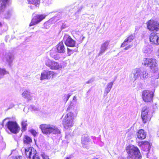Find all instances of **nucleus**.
Returning <instances> with one entry per match:
<instances>
[{"mask_svg":"<svg viewBox=\"0 0 159 159\" xmlns=\"http://www.w3.org/2000/svg\"><path fill=\"white\" fill-rule=\"evenodd\" d=\"M73 105L74 104L72 102H70L69 106L67 108V110H71L72 109H73Z\"/></svg>","mask_w":159,"mask_h":159,"instance_id":"nucleus-35","label":"nucleus"},{"mask_svg":"<svg viewBox=\"0 0 159 159\" xmlns=\"http://www.w3.org/2000/svg\"><path fill=\"white\" fill-rule=\"evenodd\" d=\"M131 47H132L131 45H129V46H128L127 47H126L124 49L125 50H127V49H129V48H130Z\"/></svg>","mask_w":159,"mask_h":159,"instance_id":"nucleus-43","label":"nucleus"},{"mask_svg":"<svg viewBox=\"0 0 159 159\" xmlns=\"http://www.w3.org/2000/svg\"><path fill=\"white\" fill-rule=\"evenodd\" d=\"M14 105L13 104V103H11V105H10V108H12L13 107H14Z\"/></svg>","mask_w":159,"mask_h":159,"instance_id":"nucleus-45","label":"nucleus"},{"mask_svg":"<svg viewBox=\"0 0 159 159\" xmlns=\"http://www.w3.org/2000/svg\"><path fill=\"white\" fill-rule=\"evenodd\" d=\"M1 137L0 136V138H1Z\"/></svg>","mask_w":159,"mask_h":159,"instance_id":"nucleus-53","label":"nucleus"},{"mask_svg":"<svg viewBox=\"0 0 159 159\" xmlns=\"http://www.w3.org/2000/svg\"><path fill=\"white\" fill-rule=\"evenodd\" d=\"M6 127L12 133H18L20 129V127L16 121H8L5 125Z\"/></svg>","mask_w":159,"mask_h":159,"instance_id":"nucleus-6","label":"nucleus"},{"mask_svg":"<svg viewBox=\"0 0 159 159\" xmlns=\"http://www.w3.org/2000/svg\"><path fill=\"white\" fill-rule=\"evenodd\" d=\"M25 153L27 157L30 159L31 156H32V159H40L38 155L34 154V153H32V150L30 148L25 149Z\"/></svg>","mask_w":159,"mask_h":159,"instance_id":"nucleus-16","label":"nucleus"},{"mask_svg":"<svg viewBox=\"0 0 159 159\" xmlns=\"http://www.w3.org/2000/svg\"><path fill=\"white\" fill-rule=\"evenodd\" d=\"M41 156L43 159H49L48 157L44 153H42L41 154Z\"/></svg>","mask_w":159,"mask_h":159,"instance_id":"nucleus-36","label":"nucleus"},{"mask_svg":"<svg viewBox=\"0 0 159 159\" xmlns=\"http://www.w3.org/2000/svg\"><path fill=\"white\" fill-rule=\"evenodd\" d=\"M14 59L13 54L10 52L5 53L3 58V61L8 64L10 66H11V64L12 62Z\"/></svg>","mask_w":159,"mask_h":159,"instance_id":"nucleus-13","label":"nucleus"},{"mask_svg":"<svg viewBox=\"0 0 159 159\" xmlns=\"http://www.w3.org/2000/svg\"><path fill=\"white\" fill-rule=\"evenodd\" d=\"M83 8V6H81L80 7L77 11L75 13V14H79V12H80L81 11V10Z\"/></svg>","mask_w":159,"mask_h":159,"instance_id":"nucleus-39","label":"nucleus"},{"mask_svg":"<svg viewBox=\"0 0 159 159\" xmlns=\"http://www.w3.org/2000/svg\"><path fill=\"white\" fill-rule=\"evenodd\" d=\"M6 71L4 69L0 68V79L6 74Z\"/></svg>","mask_w":159,"mask_h":159,"instance_id":"nucleus-33","label":"nucleus"},{"mask_svg":"<svg viewBox=\"0 0 159 159\" xmlns=\"http://www.w3.org/2000/svg\"><path fill=\"white\" fill-rule=\"evenodd\" d=\"M67 54H68V55L69 56H70L74 52V51L73 50L70 49L68 48H67Z\"/></svg>","mask_w":159,"mask_h":159,"instance_id":"nucleus-37","label":"nucleus"},{"mask_svg":"<svg viewBox=\"0 0 159 159\" xmlns=\"http://www.w3.org/2000/svg\"><path fill=\"white\" fill-rule=\"evenodd\" d=\"M63 41L67 46L74 47L75 44V42L69 36L65 35L64 37Z\"/></svg>","mask_w":159,"mask_h":159,"instance_id":"nucleus-11","label":"nucleus"},{"mask_svg":"<svg viewBox=\"0 0 159 159\" xmlns=\"http://www.w3.org/2000/svg\"><path fill=\"white\" fill-rule=\"evenodd\" d=\"M75 117V115L71 112L67 113L62 121L63 125L65 129H68L73 126Z\"/></svg>","mask_w":159,"mask_h":159,"instance_id":"nucleus-4","label":"nucleus"},{"mask_svg":"<svg viewBox=\"0 0 159 159\" xmlns=\"http://www.w3.org/2000/svg\"><path fill=\"white\" fill-rule=\"evenodd\" d=\"M40 128L42 132L48 134L52 133L53 134H59L60 131L57 127L52 125L43 124L40 125Z\"/></svg>","mask_w":159,"mask_h":159,"instance_id":"nucleus-3","label":"nucleus"},{"mask_svg":"<svg viewBox=\"0 0 159 159\" xmlns=\"http://www.w3.org/2000/svg\"><path fill=\"white\" fill-rule=\"evenodd\" d=\"M11 15V12L10 11H7L4 15V17L6 18H9Z\"/></svg>","mask_w":159,"mask_h":159,"instance_id":"nucleus-34","label":"nucleus"},{"mask_svg":"<svg viewBox=\"0 0 159 159\" xmlns=\"http://www.w3.org/2000/svg\"><path fill=\"white\" fill-rule=\"evenodd\" d=\"M109 42L108 41H106L101 45L100 50L98 53V56H101L105 52L107 48Z\"/></svg>","mask_w":159,"mask_h":159,"instance_id":"nucleus-18","label":"nucleus"},{"mask_svg":"<svg viewBox=\"0 0 159 159\" xmlns=\"http://www.w3.org/2000/svg\"><path fill=\"white\" fill-rule=\"evenodd\" d=\"M152 51V46L148 43L145 44L143 49V52L145 53H150Z\"/></svg>","mask_w":159,"mask_h":159,"instance_id":"nucleus-22","label":"nucleus"},{"mask_svg":"<svg viewBox=\"0 0 159 159\" xmlns=\"http://www.w3.org/2000/svg\"><path fill=\"white\" fill-rule=\"evenodd\" d=\"M134 38V36L133 35L129 36L127 38L125 39L122 44L121 45V47H124L128 45L133 40Z\"/></svg>","mask_w":159,"mask_h":159,"instance_id":"nucleus-24","label":"nucleus"},{"mask_svg":"<svg viewBox=\"0 0 159 159\" xmlns=\"http://www.w3.org/2000/svg\"><path fill=\"white\" fill-rule=\"evenodd\" d=\"M129 159H141V156L137 147H131L128 152Z\"/></svg>","mask_w":159,"mask_h":159,"instance_id":"nucleus-5","label":"nucleus"},{"mask_svg":"<svg viewBox=\"0 0 159 159\" xmlns=\"http://www.w3.org/2000/svg\"><path fill=\"white\" fill-rule=\"evenodd\" d=\"M120 159H125V158H121Z\"/></svg>","mask_w":159,"mask_h":159,"instance_id":"nucleus-51","label":"nucleus"},{"mask_svg":"<svg viewBox=\"0 0 159 159\" xmlns=\"http://www.w3.org/2000/svg\"><path fill=\"white\" fill-rule=\"evenodd\" d=\"M45 65L52 70H61L62 68L61 65L59 63L52 61L48 59L45 61Z\"/></svg>","mask_w":159,"mask_h":159,"instance_id":"nucleus-9","label":"nucleus"},{"mask_svg":"<svg viewBox=\"0 0 159 159\" xmlns=\"http://www.w3.org/2000/svg\"><path fill=\"white\" fill-rule=\"evenodd\" d=\"M22 157L21 156H17L16 157V159H22Z\"/></svg>","mask_w":159,"mask_h":159,"instance_id":"nucleus-42","label":"nucleus"},{"mask_svg":"<svg viewBox=\"0 0 159 159\" xmlns=\"http://www.w3.org/2000/svg\"><path fill=\"white\" fill-rule=\"evenodd\" d=\"M32 93L30 92V90L25 89L22 93V95L24 98L27 99L28 101H30L31 100L32 96Z\"/></svg>","mask_w":159,"mask_h":159,"instance_id":"nucleus-17","label":"nucleus"},{"mask_svg":"<svg viewBox=\"0 0 159 159\" xmlns=\"http://www.w3.org/2000/svg\"><path fill=\"white\" fill-rule=\"evenodd\" d=\"M137 138L139 139H144L146 137V134L143 129L139 130L137 133Z\"/></svg>","mask_w":159,"mask_h":159,"instance_id":"nucleus-25","label":"nucleus"},{"mask_svg":"<svg viewBox=\"0 0 159 159\" xmlns=\"http://www.w3.org/2000/svg\"><path fill=\"white\" fill-rule=\"evenodd\" d=\"M81 37H82L81 42H82L84 40V36H81Z\"/></svg>","mask_w":159,"mask_h":159,"instance_id":"nucleus-47","label":"nucleus"},{"mask_svg":"<svg viewBox=\"0 0 159 159\" xmlns=\"http://www.w3.org/2000/svg\"><path fill=\"white\" fill-rule=\"evenodd\" d=\"M29 109L31 111H38L39 110V107H35L34 105H30L29 107Z\"/></svg>","mask_w":159,"mask_h":159,"instance_id":"nucleus-32","label":"nucleus"},{"mask_svg":"<svg viewBox=\"0 0 159 159\" xmlns=\"http://www.w3.org/2000/svg\"><path fill=\"white\" fill-rule=\"evenodd\" d=\"M130 77L132 80L135 81L137 79L146 80L149 77V75L146 70L136 68L133 70Z\"/></svg>","mask_w":159,"mask_h":159,"instance_id":"nucleus-2","label":"nucleus"},{"mask_svg":"<svg viewBox=\"0 0 159 159\" xmlns=\"http://www.w3.org/2000/svg\"><path fill=\"white\" fill-rule=\"evenodd\" d=\"M6 120V119H4L2 121V126H3V122L5 121V120Z\"/></svg>","mask_w":159,"mask_h":159,"instance_id":"nucleus-49","label":"nucleus"},{"mask_svg":"<svg viewBox=\"0 0 159 159\" xmlns=\"http://www.w3.org/2000/svg\"><path fill=\"white\" fill-rule=\"evenodd\" d=\"M91 19L93 20L94 18V16L93 15H92L90 16Z\"/></svg>","mask_w":159,"mask_h":159,"instance_id":"nucleus-41","label":"nucleus"},{"mask_svg":"<svg viewBox=\"0 0 159 159\" xmlns=\"http://www.w3.org/2000/svg\"><path fill=\"white\" fill-rule=\"evenodd\" d=\"M157 56L159 57V48L158 49L157 52Z\"/></svg>","mask_w":159,"mask_h":159,"instance_id":"nucleus-48","label":"nucleus"},{"mask_svg":"<svg viewBox=\"0 0 159 159\" xmlns=\"http://www.w3.org/2000/svg\"><path fill=\"white\" fill-rule=\"evenodd\" d=\"M72 158L71 156H70L68 157H66L65 158V159H70Z\"/></svg>","mask_w":159,"mask_h":159,"instance_id":"nucleus-44","label":"nucleus"},{"mask_svg":"<svg viewBox=\"0 0 159 159\" xmlns=\"http://www.w3.org/2000/svg\"><path fill=\"white\" fill-rule=\"evenodd\" d=\"M30 132L34 136H35L37 134V132L34 129L30 130Z\"/></svg>","mask_w":159,"mask_h":159,"instance_id":"nucleus-38","label":"nucleus"},{"mask_svg":"<svg viewBox=\"0 0 159 159\" xmlns=\"http://www.w3.org/2000/svg\"><path fill=\"white\" fill-rule=\"evenodd\" d=\"M71 95V94L70 93L65 94L63 97L64 101L66 102Z\"/></svg>","mask_w":159,"mask_h":159,"instance_id":"nucleus-31","label":"nucleus"},{"mask_svg":"<svg viewBox=\"0 0 159 159\" xmlns=\"http://www.w3.org/2000/svg\"><path fill=\"white\" fill-rule=\"evenodd\" d=\"M23 142L25 144H29L32 142V140L30 137L25 135L23 138Z\"/></svg>","mask_w":159,"mask_h":159,"instance_id":"nucleus-28","label":"nucleus"},{"mask_svg":"<svg viewBox=\"0 0 159 159\" xmlns=\"http://www.w3.org/2000/svg\"><path fill=\"white\" fill-rule=\"evenodd\" d=\"M113 82H111L108 83V84L107 85V87L105 88L104 92V93L106 94V95H107V94L110 91L113 84Z\"/></svg>","mask_w":159,"mask_h":159,"instance_id":"nucleus-27","label":"nucleus"},{"mask_svg":"<svg viewBox=\"0 0 159 159\" xmlns=\"http://www.w3.org/2000/svg\"><path fill=\"white\" fill-rule=\"evenodd\" d=\"M149 108L147 107H144L142 109L141 117L143 122L145 123L151 117V113Z\"/></svg>","mask_w":159,"mask_h":159,"instance_id":"nucleus-8","label":"nucleus"},{"mask_svg":"<svg viewBox=\"0 0 159 159\" xmlns=\"http://www.w3.org/2000/svg\"><path fill=\"white\" fill-rule=\"evenodd\" d=\"M83 147H86V146H85L86 145H84V144H83Z\"/></svg>","mask_w":159,"mask_h":159,"instance_id":"nucleus-50","label":"nucleus"},{"mask_svg":"<svg viewBox=\"0 0 159 159\" xmlns=\"http://www.w3.org/2000/svg\"><path fill=\"white\" fill-rule=\"evenodd\" d=\"M27 120H23L21 122L22 131H25L27 129Z\"/></svg>","mask_w":159,"mask_h":159,"instance_id":"nucleus-30","label":"nucleus"},{"mask_svg":"<svg viewBox=\"0 0 159 159\" xmlns=\"http://www.w3.org/2000/svg\"><path fill=\"white\" fill-rule=\"evenodd\" d=\"M8 2V0H0V15L3 12Z\"/></svg>","mask_w":159,"mask_h":159,"instance_id":"nucleus-21","label":"nucleus"},{"mask_svg":"<svg viewBox=\"0 0 159 159\" xmlns=\"http://www.w3.org/2000/svg\"><path fill=\"white\" fill-rule=\"evenodd\" d=\"M149 39L152 43L159 45V36L158 33H152L150 35Z\"/></svg>","mask_w":159,"mask_h":159,"instance_id":"nucleus-14","label":"nucleus"},{"mask_svg":"<svg viewBox=\"0 0 159 159\" xmlns=\"http://www.w3.org/2000/svg\"><path fill=\"white\" fill-rule=\"evenodd\" d=\"M50 56L56 60H57L59 58V57L58 54L54 51L52 50L50 51Z\"/></svg>","mask_w":159,"mask_h":159,"instance_id":"nucleus-29","label":"nucleus"},{"mask_svg":"<svg viewBox=\"0 0 159 159\" xmlns=\"http://www.w3.org/2000/svg\"><path fill=\"white\" fill-rule=\"evenodd\" d=\"M73 100H74L76 101V97L75 96L73 98Z\"/></svg>","mask_w":159,"mask_h":159,"instance_id":"nucleus-46","label":"nucleus"},{"mask_svg":"<svg viewBox=\"0 0 159 159\" xmlns=\"http://www.w3.org/2000/svg\"><path fill=\"white\" fill-rule=\"evenodd\" d=\"M1 23L0 22V26H1Z\"/></svg>","mask_w":159,"mask_h":159,"instance_id":"nucleus-52","label":"nucleus"},{"mask_svg":"<svg viewBox=\"0 0 159 159\" xmlns=\"http://www.w3.org/2000/svg\"><path fill=\"white\" fill-rule=\"evenodd\" d=\"M143 64L144 65L150 67L151 72L153 73L152 75L154 78L157 79L159 78L158 65L156 60L153 58H145Z\"/></svg>","mask_w":159,"mask_h":159,"instance_id":"nucleus-1","label":"nucleus"},{"mask_svg":"<svg viewBox=\"0 0 159 159\" xmlns=\"http://www.w3.org/2000/svg\"><path fill=\"white\" fill-rule=\"evenodd\" d=\"M46 16V15H37L34 16L30 24V26L38 24L45 18Z\"/></svg>","mask_w":159,"mask_h":159,"instance_id":"nucleus-12","label":"nucleus"},{"mask_svg":"<svg viewBox=\"0 0 159 159\" xmlns=\"http://www.w3.org/2000/svg\"><path fill=\"white\" fill-rule=\"evenodd\" d=\"M147 28L150 31H159V22L157 20H150L146 23Z\"/></svg>","mask_w":159,"mask_h":159,"instance_id":"nucleus-7","label":"nucleus"},{"mask_svg":"<svg viewBox=\"0 0 159 159\" xmlns=\"http://www.w3.org/2000/svg\"><path fill=\"white\" fill-rule=\"evenodd\" d=\"M55 74V73H54L52 71H44L41 74L40 80H42L46 79H49L51 78H52Z\"/></svg>","mask_w":159,"mask_h":159,"instance_id":"nucleus-15","label":"nucleus"},{"mask_svg":"<svg viewBox=\"0 0 159 159\" xmlns=\"http://www.w3.org/2000/svg\"><path fill=\"white\" fill-rule=\"evenodd\" d=\"M28 2L30 5L29 6L31 9H34L36 7H38L40 3V0H28Z\"/></svg>","mask_w":159,"mask_h":159,"instance_id":"nucleus-19","label":"nucleus"},{"mask_svg":"<svg viewBox=\"0 0 159 159\" xmlns=\"http://www.w3.org/2000/svg\"><path fill=\"white\" fill-rule=\"evenodd\" d=\"M153 92L151 91L145 90L142 93V98L143 101L147 102L152 101Z\"/></svg>","mask_w":159,"mask_h":159,"instance_id":"nucleus-10","label":"nucleus"},{"mask_svg":"<svg viewBox=\"0 0 159 159\" xmlns=\"http://www.w3.org/2000/svg\"><path fill=\"white\" fill-rule=\"evenodd\" d=\"M93 81V79H90L89 80L86 82V83L87 84L92 83Z\"/></svg>","mask_w":159,"mask_h":159,"instance_id":"nucleus-40","label":"nucleus"},{"mask_svg":"<svg viewBox=\"0 0 159 159\" xmlns=\"http://www.w3.org/2000/svg\"><path fill=\"white\" fill-rule=\"evenodd\" d=\"M90 139L87 134H84L82 136V143L83 144L87 145L90 142Z\"/></svg>","mask_w":159,"mask_h":159,"instance_id":"nucleus-26","label":"nucleus"},{"mask_svg":"<svg viewBox=\"0 0 159 159\" xmlns=\"http://www.w3.org/2000/svg\"><path fill=\"white\" fill-rule=\"evenodd\" d=\"M141 146L143 151L148 152L150 150V144L148 141H142L141 143Z\"/></svg>","mask_w":159,"mask_h":159,"instance_id":"nucleus-23","label":"nucleus"},{"mask_svg":"<svg viewBox=\"0 0 159 159\" xmlns=\"http://www.w3.org/2000/svg\"><path fill=\"white\" fill-rule=\"evenodd\" d=\"M58 52L59 53H64L65 52V48L63 42H60L57 46Z\"/></svg>","mask_w":159,"mask_h":159,"instance_id":"nucleus-20","label":"nucleus"}]
</instances>
